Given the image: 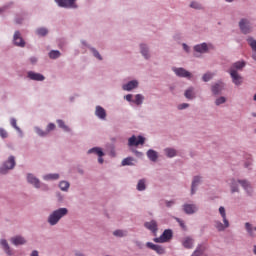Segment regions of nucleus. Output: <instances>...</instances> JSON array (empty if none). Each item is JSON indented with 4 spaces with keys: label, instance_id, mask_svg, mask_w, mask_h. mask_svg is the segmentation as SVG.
Segmentation results:
<instances>
[{
    "label": "nucleus",
    "instance_id": "f257e3e1",
    "mask_svg": "<svg viewBox=\"0 0 256 256\" xmlns=\"http://www.w3.org/2000/svg\"><path fill=\"white\" fill-rule=\"evenodd\" d=\"M68 213L69 210H67V208L57 209L49 215L48 223L51 225H57V223H59V221H61V219H63V217H65V215H67Z\"/></svg>",
    "mask_w": 256,
    "mask_h": 256
},
{
    "label": "nucleus",
    "instance_id": "f03ea898",
    "mask_svg": "<svg viewBox=\"0 0 256 256\" xmlns=\"http://www.w3.org/2000/svg\"><path fill=\"white\" fill-rule=\"evenodd\" d=\"M14 167H15V157L10 156L8 160L4 162L3 167L0 168V173H2V175H5L7 171H9L10 169H13Z\"/></svg>",
    "mask_w": 256,
    "mask_h": 256
},
{
    "label": "nucleus",
    "instance_id": "7ed1b4c3",
    "mask_svg": "<svg viewBox=\"0 0 256 256\" xmlns=\"http://www.w3.org/2000/svg\"><path fill=\"white\" fill-rule=\"evenodd\" d=\"M75 1L77 0H55L59 7H64L65 9H77Z\"/></svg>",
    "mask_w": 256,
    "mask_h": 256
},
{
    "label": "nucleus",
    "instance_id": "20e7f679",
    "mask_svg": "<svg viewBox=\"0 0 256 256\" xmlns=\"http://www.w3.org/2000/svg\"><path fill=\"white\" fill-rule=\"evenodd\" d=\"M172 239V231L171 230H165L163 234L159 238H155V243H167V241H170Z\"/></svg>",
    "mask_w": 256,
    "mask_h": 256
},
{
    "label": "nucleus",
    "instance_id": "39448f33",
    "mask_svg": "<svg viewBox=\"0 0 256 256\" xmlns=\"http://www.w3.org/2000/svg\"><path fill=\"white\" fill-rule=\"evenodd\" d=\"M239 27L243 34H249L252 31L251 24L247 19H242L239 23Z\"/></svg>",
    "mask_w": 256,
    "mask_h": 256
},
{
    "label": "nucleus",
    "instance_id": "423d86ee",
    "mask_svg": "<svg viewBox=\"0 0 256 256\" xmlns=\"http://www.w3.org/2000/svg\"><path fill=\"white\" fill-rule=\"evenodd\" d=\"M145 139L142 136H132L129 138V145L130 146H139L144 145Z\"/></svg>",
    "mask_w": 256,
    "mask_h": 256
},
{
    "label": "nucleus",
    "instance_id": "0eeeda50",
    "mask_svg": "<svg viewBox=\"0 0 256 256\" xmlns=\"http://www.w3.org/2000/svg\"><path fill=\"white\" fill-rule=\"evenodd\" d=\"M229 73H230V76L232 78V82L235 85L239 86L243 82V78L237 73L236 70L232 69V70L229 71Z\"/></svg>",
    "mask_w": 256,
    "mask_h": 256
},
{
    "label": "nucleus",
    "instance_id": "6e6552de",
    "mask_svg": "<svg viewBox=\"0 0 256 256\" xmlns=\"http://www.w3.org/2000/svg\"><path fill=\"white\" fill-rule=\"evenodd\" d=\"M14 45L17 47H25V40H23L19 31L14 33Z\"/></svg>",
    "mask_w": 256,
    "mask_h": 256
},
{
    "label": "nucleus",
    "instance_id": "1a4fd4ad",
    "mask_svg": "<svg viewBox=\"0 0 256 256\" xmlns=\"http://www.w3.org/2000/svg\"><path fill=\"white\" fill-rule=\"evenodd\" d=\"M146 246L148 247V249H152V251H156L158 255H163L165 253L163 246L156 245L151 242H147Z\"/></svg>",
    "mask_w": 256,
    "mask_h": 256
},
{
    "label": "nucleus",
    "instance_id": "9d476101",
    "mask_svg": "<svg viewBox=\"0 0 256 256\" xmlns=\"http://www.w3.org/2000/svg\"><path fill=\"white\" fill-rule=\"evenodd\" d=\"M209 48H213L212 45H207L206 43H202L200 45H196L194 50L198 53L204 54L208 51Z\"/></svg>",
    "mask_w": 256,
    "mask_h": 256
},
{
    "label": "nucleus",
    "instance_id": "9b49d317",
    "mask_svg": "<svg viewBox=\"0 0 256 256\" xmlns=\"http://www.w3.org/2000/svg\"><path fill=\"white\" fill-rule=\"evenodd\" d=\"M28 77L32 81H45V76L40 73H35L33 71L28 72Z\"/></svg>",
    "mask_w": 256,
    "mask_h": 256
},
{
    "label": "nucleus",
    "instance_id": "f8f14e48",
    "mask_svg": "<svg viewBox=\"0 0 256 256\" xmlns=\"http://www.w3.org/2000/svg\"><path fill=\"white\" fill-rule=\"evenodd\" d=\"M143 100H145V97H143L141 94H137L134 98L133 95H129V101L136 105L143 104Z\"/></svg>",
    "mask_w": 256,
    "mask_h": 256
},
{
    "label": "nucleus",
    "instance_id": "ddd939ff",
    "mask_svg": "<svg viewBox=\"0 0 256 256\" xmlns=\"http://www.w3.org/2000/svg\"><path fill=\"white\" fill-rule=\"evenodd\" d=\"M27 181L28 183H31V185H34L36 189H39V187H41V182L39 181V179L33 176V174H28Z\"/></svg>",
    "mask_w": 256,
    "mask_h": 256
},
{
    "label": "nucleus",
    "instance_id": "4468645a",
    "mask_svg": "<svg viewBox=\"0 0 256 256\" xmlns=\"http://www.w3.org/2000/svg\"><path fill=\"white\" fill-rule=\"evenodd\" d=\"M95 115L99 119H106L107 118V112L105 111V108L101 106H96Z\"/></svg>",
    "mask_w": 256,
    "mask_h": 256
},
{
    "label": "nucleus",
    "instance_id": "2eb2a0df",
    "mask_svg": "<svg viewBox=\"0 0 256 256\" xmlns=\"http://www.w3.org/2000/svg\"><path fill=\"white\" fill-rule=\"evenodd\" d=\"M173 71L179 77L190 78L191 74L183 68H174Z\"/></svg>",
    "mask_w": 256,
    "mask_h": 256
},
{
    "label": "nucleus",
    "instance_id": "dca6fc26",
    "mask_svg": "<svg viewBox=\"0 0 256 256\" xmlns=\"http://www.w3.org/2000/svg\"><path fill=\"white\" fill-rule=\"evenodd\" d=\"M0 245H2V249L5 251L6 255H13V252L11 251V247L9 246V243L5 239L0 240Z\"/></svg>",
    "mask_w": 256,
    "mask_h": 256
},
{
    "label": "nucleus",
    "instance_id": "f3484780",
    "mask_svg": "<svg viewBox=\"0 0 256 256\" xmlns=\"http://www.w3.org/2000/svg\"><path fill=\"white\" fill-rule=\"evenodd\" d=\"M13 245H25L27 241L23 238V236H14L10 239Z\"/></svg>",
    "mask_w": 256,
    "mask_h": 256
},
{
    "label": "nucleus",
    "instance_id": "a211bd4d",
    "mask_svg": "<svg viewBox=\"0 0 256 256\" xmlns=\"http://www.w3.org/2000/svg\"><path fill=\"white\" fill-rule=\"evenodd\" d=\"M182 245L185 249H193L194 240L190 237H186L182 241Z\"/></svg>",
    "mask_w": 256,
    "mask_h": 256
},
{
    "label": "nucleus",
    "instance_id": "6ab92c4d",
    "mask_svg": "<svg viewBox=\"0 0 256 256\" xmlns=\"http://www.w3.org/2000/svg\"><path fill=\"white\" fill-rule=\"evenodd\" d=\"M183 209L187 214H193L197 211V207L194 204H185Z\"/></svg>",
    "mask_w": 256,
    "mask_h": 256
},
{
    "label": "nucleus",
    "instance_id": "aec40b11",
    "mask_svg": "<svg viewBox=\"0 0 256 256\" xmlns=\"http://www.w3.org/2000/svg\"><path fill=\"white\" fill-rule=\"evenodd\" d=\"M245 65L246 63L244 61H238L231 66L230 70H236L237 72L242 70L245 67Z\"/></svg>",
    "mask_w": 256,
    "mask_h": 256
},
{
    "label": "nucleus",
    "instance_id": "412c9836",
    "mask_svg": "<svg viewBox=\"0 0 256 256\" xmlns=\"http://www.w3.org/2000/svg\"><path fill=\"white\" fill-rule=\"evenodd\" d=\"M145 227L148 228L149 231H152V233H155L157 231V222L154 220L146 222Z\"/></svg>",
    "mask_w": 256,
    "mask_h": 256
},
{
    "label": "nucleus",
    "instance_id": "4be33fe9",
    "mask_svg": "<svg viewBox=\"0 0 256 256\" xmlns=\"http://www.w3.org/2000/svg\"><path fill=\"white\" fill-rule=\"evenodd\" d=\"M146 188H147V181L145 179L139 180L137 184V190L145 191Z\"/></svg>",
    "mask_w": 256,
    "mask_h": 256
},
{
    "label": "nucleus",
    "instance_id": "5701e85b",
    "mask_svg": "<svg viewBox=\"0 0 256 256\" xmlns=\"http://www.w3.org/2000/svg\"><path fill=\"white\" fill-rule=\"evenodd\" d=\"M88 153L89 154L95 153L96 155H98V157H103L105 155L103 153V150H101V148H97V147L88 150Z\"/></svg>",
    "mask_w": 256,
    "mask_h": 256
},
{
    "label": "nucleus",
    "instance_id": "b1692460",
    "mask_svg": "<svg viewBox=\"0 0 256 256\" xmlns=\"http://www.w3.org/2000/svg\"><path fill=\"white\" fill-rule=\"evenodd\" d=\"M219 212H220V214H221V216H222V218H223V222L225 223V226H226V227H229V222H228V220L226 219V211H225V208L221 206V207L219 208Z\"/></svg>",
    "mask_w": 256,
    "mask_h": 256
},
{
    "label": "nucleus",
    "instance_id": "393cba45",
    "mask_svg": "<svg viewBox=\"0 0 256 256\" xmlns=\"http://www.w3.org/2000/svg\"><path fill=\"white\" fill-rule=\"evenodd\" d=\"M43 179L45 181H56L57 179H59V174H48L43 176Z\"/></svg>",
    "mask_w": 256,
    "mask_h": 256
},
{
    "label": "nucleus",
    "instance_id": "a878e982",
    "mask_svg": "<svg viewBox=\"0 0 256 256\" xmlns=\"http://www.w3.org/2000/svg\"><path fill=\"white\" fill-rule=\"evenodd\" d=\"M147 156H148V158H149L151 161H154V162L157 161L158 155H157V153L155 152V150H148Z\"/></svg>",
    "mask_w": 256,
    "mask_h": 256
},
{
    "label": "nucleus",
    "instance_id": "bb28decb",
    "mask_svg": "<svg viewBox=\"0 0 256 256\" xmlns=\"http://www.w3.org/2000/svg\"><path fill=\"white\" fill-rule=\"evenodd\" d=\"M223 88V84L222 83H217L214 86H212V92L213 94L217 95Z\"/></svg>",
    "mask_w": 256,
    "mask_h": 256
},
{
    "label": "nucleus",
    "instance_id": "cd10ccee",
    "mask_svg": "<svg viewBox=\"0 0 256 256\" xmlns=\"http://www.w3.org/2000/svg\"><path fill=\"white\" fill-rule=\"evenodd\" d=\"M200 180H201L200 177H198V176L194 177V180L192 182V187H191V194L195 193V188L199 184Z\"/></svg>",
    "mask_w": 256,
    "mask_h": 256
},
{
    "label": "nucleus",
    "instance_id": "c85d7f7f",
    "mask_svg": "<svg viewBox=\"0 0 256 256\" xmlns=\"http://www.w3.org/2000/svg\"><path fill=\"white\" fill-rule=\"evenodd\" d=\"M49 57L50 59H59V57H61V52H59L58 50H52L49 53Z\"/></svg>",
    "mask_w": 256,
    "mask_h": 256
},
{
    "label": "nucleus",
    "instance_id": "c756f323",
    "mask_svg": "<svg viewBox=\"0 0 256 256\" xmlns=\"http://www.w3.org/2000/svg\"><path fill=\"white\" fill-rule=\"evenodd\" d=\"M185 97L187 98V99H193L194 97H195V94H194V91H193V88H189V89H187L186 91H185Z\"/></svg>",
    "mask_w": 256,
    "mask_h": 256
},
{
    "label": "nucleus",
    "instance_id": "7c9ffc66",
    "mask_svg": "<svg viewBox=\"0 0 256 256\" xmlns=\"http://www.w3.org/2000/svg\"><path fill=\"white\" fill-rule=\"evenodd\" d=\"M140 49H141V53L142 55L148 59L149 58V49H147V46L146 45H141L140 46Z\"/></svg>",
    "mask_w": 256,
    "mask_h": 256
},
{
    "label": "nucleus",
    "instance_id": "2f4dec72",
    "mask_svg": "<svg viewBox=\"0 0 256 256\" xmlns=\"http://www.w3.org/2000/svg\"><path fill=\"white\" fill-rule=\"evenodd\" d=\"M69 186H70V184L67 181H61L59 184L61 191H68Z\"/></svg>",
    "mask_w": 256,
    "mask_h": 256
},
{
    "label": "nucleus",
    "instance_id": "473e14b6",
    "mask_svg": "<svg viewBox=\"0 0 256 256\" xmlns=\"http://www.w3.org/2000/svg\"><path fill=\"white\" fill-rule=\"evenodd\" d=\"M37 35H39L40 37H45V35H47V33H49V30H47L46 28H38L36 30Z\"/></svg>",
    "mask_w": 256,
    "mask_h": 256
},
{
    "label": "nucleus",
    "instance_id": "72a5a7b5",
    "mask_svg": "<svg viewBox=\"0 0 256 256\" xmlns=\"http://www.w3.org/2000/svg\"><path fill=\"white\" fill-rule=\"evenodd\" d=\"M247 42H248V44L250 45V47L252 48V50H253L254 52H256V40H254L252 37H249V38L247 39Z\"/></svg>",
    "mask_w": 256,
    "mask_h": 256
},
{
    "label": "nucleus",
    "instance_id": "f704fd0d",
    "mask_svg": "<svg viewBox=\"0 0 256 256\" xmlns=\"http://www.w3.org/2000/svg\"><path fill=\"white\" fill-rule=\"evenodd\" d=\"M57 124L60 129H63L64 131H71V129H69L68 126L65 125V122L63 120H57Z\"/></svg>",
    "mask_w": 256,
    "mask_h": 256
},
{
    "label": "nucleus",
    "instance_id": "c9c22d12",
    "mask_svg": "<svg viewBox=\"0 0 256 256\" xmlns=\"http://www.w3.org/2000/svg\"><path fill=\"white\" fill-rule=\"evenodd\" d=\"M113 235L115 237H125V235H127V231L116 230V231L113 232Z\"/></svg>",
    "mask_w": 256,
    "mask_h": 256
},
{
    "label": "nucleus",
    "instance_id": "e433bc0d",
    "mask_svg": "<svg viewBox=\"0 0 256 256\" xmlns=\"http://www.w3.org/2000/svg\"><path fill=\"white\" fill-rule=\"evenodd\" d=\"M165 153L170 158H172L176 155V151L174 149H171V148L165 149Z\"/></svg>",
    "mask_w": 256,
    "mask_h": 256
},
{
    "label": "nucleus",
    "instance_id": "4c0bfd02",
    "mask_svg": "<svg viewBox=\"0 0 256 256\" xmlns=\"http://www.w3.org/2000/svg\"><path fill=\"white\" fill-rule=\"evenodd\" d=\"M237 182L240 183L243 186V188L247 191L251 188L250 184L245 180H238Z\"/></svg>",
    "mask_w": 256,
    "mask_h": 256
},
{
    "label": "nucleus",
    "instance_id": "58836bf2",
    "mask_svg": "<svg viewBox=\"0 0 256 256\" xmlns=\"http://www.w3.org/2000/svg\"><path fill=\"white\" fill-rule=\"evenodd\" d=\"M139 86V82L137 80H133L129 82V90H133Z\"/></svg>",
    "mask_w": 256,
    "mask_h": 256
},
{
    "label": "nucleus",
    "instance_id": "ea45409f",
    "mask_svg": "<svg viewBox=\"0 0 256 256\" xmlns=\"http://www.w3.org/2000/svg\"><path fill=\"white\" fill-rule=\"evenodd\" d=\"M215 227L218 229V231H224V229L227 228V227L225 226V223H224V225H223V224H222L221 222H219V221L215 222Z\"/></svg>",
    "mask_w": 256,
    "mask_h": 256
},
{
    "label": "nucleus",
    "instance_id": "a19ab883",
    "mask_svg": "<svg viewBox=\"0 0 256 256\" xmlns=\"http://www.w3.org/2000/svg\"><path fill=\"white\" fill-rule=\"evenodd\" d=\"M10 124L12 125V127H14V129H16V131H21V129L19 128V126H17V120L15 118H12L10 120Z\"/></svg>",
    "mask_w": 256,
    "mask_h": 256
},
{
    "label": "nucleus",
    "instance_id": "79ce46f5",
    "mask_svg": "<svg viewBox=\"0 0 256 256\" xmlns=\"http://www.w3.org/2000/svg\"><path fill=\"white\" fill-rule=\"evenodd\" d=\"M213 76H214L213 73H206V74H204L202 79H203L204 82H208L210 79L213 78Z\"/></svg>",
    "mask_w": 256,
    "mask_h": 256
},
{
    "label": "nucleus",
    "instance_id": "37998d69",
    "mask_svg": "<svg viewBox=\"0 0 256 256\" xmlns=\"http://www.w3.org/2000/svg\"><path fill=\"white\" fill-rule=\"evenodd\" d=\"M0 137H2V139H7V137H9L7 130L0 128Z\"/></svg>",
    "mask_w": 256,
    "mask_h": 256
},
{
    "label": "nucleus",
    "instance_id": "c03bdc74",
    "mask_svg": "<svg viewBox=\"0 0 256 256\" xmlns=\"http://www.w3.org/2000/svg\"><path fill=\"white\" fill-rule=\"evenodd\" d=\"M190 7H191V8H194V9H197V10L202 9V5L199 4V3H197V2H192V3L190 4Z\"/></svg>",
    "mask_w": 256,
    "mask_h": 256
},
{
    "label": "nucleus",
    "instance_id": "a18cd8bd",
    "mask_svg": "<svg viewBox=\"0 0 256 256\" xmlns=\"http://www.w3.org/2000/svg\"><path fill=\"white\" fill-rule=\"evenodd\" d=\"M236 185H237V182H236L235 180H232V181H231V191H232V193L238 191Z\"/></svg>",
    "mask_w": 256,
    "mask_h": 256
},
{
    "label": "nucleus",
    "instance_id": "49530a36",
    "mask_svg": "<svg viewBox=\"0 0 256 256\" xmlns=\"http://www.w3.org/2000/svg\"><path fill=\"white\" fill-rule=\"evenodd\" d=\"M36 133H37V135H39L40 137H45V135H48V132H47V131L44 132L43 130H41V129H39V128L36 129Z\"/></svg>",
    "mask_w": 256,
    "mask_h": 256
},
{
    "label": "nucleus",
    "instance_id": "de8ad7c7",
    "mask_svg": "<svg viewBox=\"0 0 256 256\" xmlns=\"http://www.w3.org/2000/svg\"><path fill=\"white\" fill-rule=\"evenodd\" d=\"M92 52H93V55L94 57H96V59H99V61H102V57H101V54H99V52L95 49H92Z\"/></svg>",
    "mask_w": 256,
    "mask_h": 256
},
{
    "label": "nucleus",
    "instance_id": "09e8293b",
    "mask_svg": "<svg viewBox=\"0 0 256 256\" xmlns=\"http://www.w3.org/2000/svg\"><path fill=\"white\" fill-rule=\"evenodd\" d=\"M226 101L224 97H220L216 100V105L219 106L220 104H223Z\"/></svg>",
    "mask_w": 256,
    "mask_h": 256
},
{
    "label": "nucleus",
    "instance_id": "8fccbe9b",
    "mask_svg": "<svg viewBox=\"0 0 256 256\" xmlns=\"http://www.w3.org/2000/svg\"><path fill=\"white\" fill-rule=\"evenodd\" d=\"M245 227H246L248 233H249L250 235H252L253 230H252V228H251V224L247 222V223L245 224Z\"/></svg>",
    "mask_w": 256,
    "mask_h": 256
},
{
    "label": "nucleus",
    "instance_id": "3c124183",
    "mask_svg": "<svg viewBox=\"0 0 256 256\" xmlns=\"http://www.w3.org/2000/svg\"><path fill=\"white\" fill-rule=\"evenodd\" d=\"M54 129H55V124L50 123V124H48V126H47L46 132L49 133V131H53Z\"/></svg>",
    "mask_w": 256,
    "mask_h": 256
},
{
    "label": "nucleus",
    "instance_id": "603ef678",
    "mask_svg": "<svg viewBox=\"0 0 256 256\" xmlns=\"http://www.w3.org/2000/svg\"><path fill=\"white\" fill-rule=\"evenodd\" d=\"M189 105L187 104V103H183V104H180L179 106H178V109L179 110H183V109H185V108H187Z\"/></svg>",
    "mask_w": 256,
    "mask_h": 256
},
{
    "label": "nucleus",
    "instance_id": "864d4df0",
    "mask_svg": "<svg viewBox=\"0 0 256 256\" xmlns=\"http://www.w3.org/2000/svg\"><path fill=\"white\" fill-rule=\"evenodd\" d=\"M176 220H177V222L180 224V226H181L183 229H185V224H184V222H183L181 219H179V218H176Z\"/></svg>",
    "mask_w": 256,
    "mask_h": 256
},
{
    "label": "nucleus",
    "instance_id": "5fc2aeb1",
    "mask_svg": "<svg viewBox=\"0 0 256 256\" xmlns=\"http://www.w3.org/2000/svg\"><path fill=\"white\" fill-rule=\"evenodd\" d=\"M122 165H123V166L129 165V157L125 158V159L122 161Z\"/></svg>",
    "mask_w": 256,
    "mask_h": 256
},
{
    "label": "nucleus",
    "instance_id": "6e6d98bb",
    "mask_svg": "<svg viewBox=\"0 0 256 256\" xmlns=\"http://www.w3.org/2000/svg\"><path fill=\"white\" fill-rule=\"evenodd\" d=\"M123 90L124 91H129V83L123 85Z\"/></svg>",
    "mask_w": 256,
    "mask_h": 256
},
{
    "label": "nucleus",
    "instance_id": "4d7b16f0",
    "mask_svg": "<svg viewBox=\"0 0 256 256\" xmlns=\"http://www.w3.org/2000/svg\"><path fill=\"white\" fill-rule=\"evenodd\" d=\"M31 256H39V252L37 250L32 251Z\"/></svg>",
    "mask_w": 256,
    "mask_h": 256
},
{
    "label": "nucleus",
    "instance_id": "13d9d810",
    "mask_svg": "<svg viewBox=\"0 0 256 256\" xmlns=\"http://www.w3.org/2000/svg\"><path fill=\"white\" fill-rule=\"evenodd\" d=\"M30 61H31V63L35 64V63H37V58L32 57V58H30Z\"/></svg>",
    "mask_w": 256,
    "mask_h": 256
},
{
    "label": "nucleus",
    "instance_id": "bf43d9fd",
    "mask_svg": "<svg viewBox=\"0 0 256 256\" xmlns=\"http://www.w3.org/2000/svg\"><path fill=\"white\" fill-rule=\"evenodd\" d=\"M174 204V201H167L166 202V205L168 206V207H170L171 205H173Z\"/></svg>",
    "mask_w": 256,
    "mask_h": 256
},
{
    "label": "nucleus",
    "instance_id": "052dcab7",
    "mask_svg": "<svg viewBox=\"0 0 256 256\" xmlns=\"http://www.w3.org/2000/svg\"><path fill=\"white\" fill-rule=\"evenodd\" d=\"M183 49H184L186 52H188V50H189V48H188V46H187L186 44H183Z\"/></svg>",
    "mask_w": 256,
    "mask_h": 256
},
{
    "label": "nucleus",
    "instance_id": "680f3d73",
    "mask_svg": "<svg viewBox=\"0 0 256 256\" xmlns=\"http://www.w3.org/2000/svg\"><path fill=\"white\" fill-rule=\"evenodd\" d=\"M98 162L101 163V164L103 163L102 157H99V158H98Z\"/></svg>",
    "mask_w": 256,
    "mask_h": 256
},
{
    "label": "nucleus",
    "instance_id": "e2e57ef3",
    "mask_svg": "<svg viewBox=\"0 0 256 256\" xmlns=\"http://www.w3.org/2000/svg\"><path fill=\"white\" fill-rule=\"evenodd\" d=\"M124 99H126V101H129V94L124 96Z\"/></svg>",
    "mask_w": 256,
    "mask_h": 256
},
{
    "label": "nucleus",
    "instance_id": "0e129e2a",
    "mask_svg": "<svg viewBox=\"0 0 256 256\" xmlns=\"http://www.w3.org/2000/svg\"><path fill=\"white\" fill-rule=\"evenodd\" d=\"M253 251H254V255H256V246H254V250Z\"/></svg>",
    "mask_w": 256,
    "mask_h": 256
},
{
    "label": "nucleus",
    "instance_id": "69168bd1",
    "mask_svg": "<svg viewBox=\"0 0 256 256\" xmlns=\"http://www.w3.org/2000/svg\"><path fill=\"white\" fill-rule=\"evenodd\" d=\"M254 100L256 101V93H255V95H254Z\"/></svg>",
    "mask_w": 256,
    "mask_h": 256
},
{
    "label": "nucleus",
    "instance_id": "338daca9",
    "mask_svg": "<svg viewBox=\"0 0 256 256\" xmlns=\"http://www.w3.org/2000/svg\"><path fill=\"white\" fill-rule=\"evenodd\" d=\"M129 161H130V164H131V161H133V159L129 158Z\"/></svg>",
    "mask_w": 256,
    "mask_h": 256
},
{
    "label": "nucleus",
    "instance_id": "774afa93",
    "mask_svg": "<svg viewBox=\"0 0 256 256\" xmlns=\"http://www.w3.org/2000/svg\"><path fill=\"white\" fill-rule=\"evenodd\" d=\"M253 59L256 60V56L253 55Z\"/></svg>",
    "mask_w": 256,
    "mask_h": 256
}]
</instances>
